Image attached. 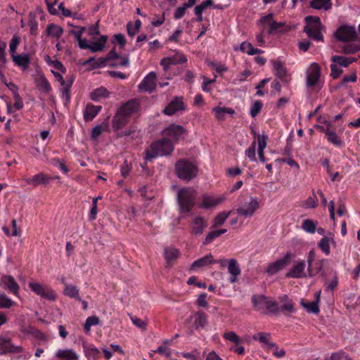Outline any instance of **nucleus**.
<instances>
[{
    "mask_svg": "<svg viewBox=\"0 0 360 360\" xmlns=\"http://www.w3.org/2000/svg\"><path fill=\"white\" fill-rule=\"evenodd\" d=\"M175 171L179 179L190 181L197 175L198 169L191 162L181 159L175 164Z\"/></svg>",
    "mask_w": 360,
    "mask_h": 360,
    "instance_id": "7ed1b4c3",
    "label": "nucleus"
},
{
    "mask_svg": "<svg viewBox=\"0 0 360 360\" xmlns=\"http://www.w3.org/2000/svg\"><path fill=\"white\" fill-rule=\"evenodd\" d=\"M302 228L307 233H314L316 231V224L312 219H305L302 222Z\"/></svg>",
    "mask_w": 360,
    "mask_h": 360,
    "instance_id": "a18cd8bd",
    "label": "nucleus"
},
{
    "mask_svg": "<svg viewBox=\"0 0 360 360\" xmlns=\"http://www.w3.org/2000/svg\"><path fill=\"white\" fill-rule=\"evenodd\" d=\"M46 60L49 65H52L54 69L63 73H65L66 72V68L60 60H51L50 56H46Z\"/></svg>",
    "mask_w": 360,
    "mask_h": 360,
    "instance_id": "de8ad7c7",
    "label": "nucleus"
},
{
    "mask_svg": "<svg viewBox=\"0 0 360 360\" xmlns=\"http://www.w3.org/2000/svg\"><path fill=\"white\" fill-rule=\"evenodd\" d=\"M281 302H284V300H286V303L283 304L280 307V311H282L284 314L287 315L289 313H293L295 309L294 307V303L292 300H290L288 295H284L279 297Z\"/></svg>",
    "mask_w": 360,
    "mask_h": 360,
    "instance_id": "a878e982",
    "label": "nucleus"
},
{
    "mask_svg": "<svg viewBox=\"0 0 360 360\" xmlns=\"http://www.w3.org/2000/svg\"><path fill=\"white\" fill-rule=\"evenodd\" d=\"M131 170V163L128 162V161L127 160H125L124 162H123V164L121 165V168H120L122 176L123 177L126 178L129 175Z\"/></svg>",
    "mask_w": 360,
    "mask_h": 360,
    "instance_id": "680f3d73",
    "label": "nucleus"
},
{
    "mask_svg": "<svg viewBox=\"0 0 360 360\" xmlns=\"http://www.w3.org/2000/svg\"><path fill=\"white\" fill-rule=\"evenodd\" d=\"M165 258L167 262V268L172 267L174 262L179 258L180 252L178 249L175 248H165L164 252Z\"/></svg>",
    "mask_w": 360,
    "mask_h": 360,
    "instance_id": "b1692460",
    "label": "nucleus"
},
{
    "mask_svg": "<svg viewBox=\"0 0 360 360\" xmlns=\"http://www.w3.org/2000/svg\"><path fill=\"white\" fill-rule=\"evenodd\" d=\"M156 74L154 72H150L139 84V89L141 91L152 93L156 88Z\"/></svg>",
    "mask_w": 360,
    "mask_h": 360,
    "instance_id": "dca6fc26",
    "label": "nucleus"
},
{
    "mask_svg": "<svg viewBox=\"0 0 360 360\" xmlns=\"http://www.w3.org/2000/svg\"><path fill=\"white\" fill-rule=\"evenodd\" d=\"M6 48V43L0 40V77L1 78L4 77V74L3 73L1 69L3 66H4L7 63L5 51Z\"/></svg>",
    "mask_w": 360,
    "mask_h": 360,
    "instance_id": "4c0bfd02",
    "label": "nucleus"
},
{
    "mask_svg": "<svg viewBox=\"0 0 360 360\" xmlns=\"http://www.w3.org/2000/svg\"><path fill=\"white\" fill-rule=\"evenodd\" d=\"M306 263L304 260L296 262L291 269L285 274L286 278H302L307 276L304 273Z\"/></svg>",
    "mask_w": 360,
    "mask_h": 360,
    "instance_id": "2eb2a0df",
    "label": "nucleus"
},
{
    "mask_svg": "<svg viewBox=\"0 0 360 360\" xmlns=\"http://www.w3.org/2000/svg\"><path fill=\"white\" fill-rule=\"evenodd\" d=\"M102 109L101 105H94L87 104L84 112V119L85 121H91Z\"/></svg>",
    "mask_w": 360,
    "mask_h": 360,
    "instance_id": "393cba45",
    "label": "nucleus"
},
{
    "mask_svg": "<svg viewBox=\"0 0 360 360\" xmlns=\"http://www.w3.org/2000/svg\"><path fill=\"white\" fill-rule=\"evenodd\" d=\"M207 227V221L202 217H197L193 220V226L191 233L193 235L200 236L203 233Z\"/></svg>",
    "mask_w": 360,
    "mask_h": 360,
    "instance_id": "aec40b11",
    "label": "nucleus"
},
{
    "mask_svg": "<svg viewBox=\"0 0 360 360\" xmlns=\"http://www.w3.org/2000/svg\"><path fill=\"white\" fill-rule=\"evenodd\" d=\"M193 326L199 329L205 326L207 323V316L202 311H198L194 314Z\"/></svg>",
    "mask_w": 360,
    "mask_h": 360,
    "instance_id": "cd10ccee",
    "label": "nucleus"
},
{
    "mask_svg": "<svg viewBox=\"0 0 360 360\" xmlns=\"http://www.w3.org/2000/svg\"><path fill=\"white\" fill-rule=\"evenodd\" d=\"M318 245L319 248L327 255L330 254V244L328 238L326 236L322 238L319 241Z\"/></svg>",
    "mask_w": 360,
    "mask_h": 360,
    "instance_id": "6e6d98bb",
    "label": "nucleus"
},
{
    "mask_svg": "<svg viewBox=\"0 0 360 360\" xmlns=\"http://www.w3.org/2000/svg\"><path fill=\"white\" fill-rule=\"evenodd\" d=\"M321 68L316 63H313L307 72L306 85L309 88L314 87L319 82Z\"/></svg>",
    "mask_w": 360,
    "mask_h": 360,
    "instance_id": "9b49d317",
    "label": "nucleus"
},
{
    "mask_svg": "<svg viewBox=\"0 0 360 360\" xmlns=\"http://www.w3.org/2000/svg\"><path fill=\"white\" fill-rule=\"evenodd\" d=\"M360 51V44L349 43L345 44L341 46L340 51H337L338 53H341L345 55L354 54Z\"/></svg>",
    "mask_w": 360,
    "mask_h": 360,
    "instance_id": "7c9ffc66",
    "label": "nucleus"
},
{
    "mask_svg": "<svg viewBox=\"0 0 360 360\" xmlns=\"http://www.w3.org/2000/svg\"><path fill=\"white\" fill-rule=\"evenodd\" d=\"M309 7L316 10L328 11L332 7L331 0H312L309 2Z\"/></svg>",
    "mask_w": 360,
    "mask_h": 360,
    "instance_id": "c85d7f7f",
    "label": "nucleus"
},
{
    "mask_svg": "<svg viewBox=\"0 0 360 360\" xmlns=\"http://www.w3.org/2000/svg\"><path fill=\"white\" fill-rule=\"evenodd\" d=\"M223 337L225 340H229L236 345H238L241 342L239 336L233 331L224 333Z\"/></svg>",
    "mask_w": 360,
    "mask_h": 360,
    "instance_id": "864d4df0",
    "label": "nucleus"
},
{
    "mask_svg": "<svg viewBox=\"0 0 360 360\" xmlns=\"http://www.w3.org/2000/svg\"><path fill=\"white\" fill-rule=\"evenodd\" d=\"M100 323L99 318L96 316H91L86 319L84 326V330L88 333L91 330V326H97Z\"/></svg>",
    "mask_w": 360,
    "mask_h": 360,
    "instance_id": "49530a36",
    "label": "nucleus"
},
{
    "mask_svg": "<svg viewBox=\"0 0 360 360\" xmlns=\"http://www.w3.org/2000/svg\"><path fill=\"white\" fill-rule=\"evenodd\" d=\"M195 193L190 188H181L177 193L179 211L181 214H187L195 206Z\"/></svg>",
    "mask_w": 360,
    "mask_h": 360,
    "instance_id": "f03ea898",
    "label": "nucleus"
},
{
    "mask_svg": "<svg viewBox=\"0 0 360 360\" xmlns=\"http://www.w3.org/2000/svg\"><path fill=\"white\" fill-rule=\"evenodd\" d=\"M0 287L15 296H18L20 287L13 276L10 275L2 276L0 279Z\"/></svg>",
    "mask_w": 360,
    "mask_h": 360,
    "instance_id": "ddd939ff",
    "label": "nucleus"
},
{
    "mask_svg": "<svg viewBox=\"0 0 360 360\" xmlns=\"http://www.w3.org/2000/svg\"><path fill=\"white\" fill-rule=\"evenodd\" d=\"M301 304L305 308L309 313L317 314L319 312V304L317 302H304L303 300Z\"/></svg>",
    "mask_w": 360,
    "mask_h": 360,
    "instance_id": "37998d69",
    "label": "nucleus"
},
{
    "mask_svg": "<svg viewBox=\"0 0 360 360\" xmlns=\"http://www.w3.org/2000/svg\"><path fill=\"white\" fill-rule=\"evenodd\" d=\"M6 48V43L0 40V77L1 78L4 77V74L3 73L1 69L3 66H4L7 63L5 51Z\"/></svg>",
    "mask_w": 360,
    "mask_h": 360,
    "instance_id": "e433bc0d",
    "label": "nucleus"
},
{
    "mask_svg": "<svg viewBox=\"0 0 360 360\" xmlns=\"http://www.w3.org/2000/svg\"><path fill=\"white\" fill-rule=\"evenodd\" d=\"M141 26V21L137 19L134 21V24L129 22L127 25V34L130 37H134L140 30Z\"/></svg>",
    "mask_w": 360,
    "mask_h": 360,
    "instance_id": "ea45409f",
    "label": "nucleus"
},
{
    "mask_svg": "<svg viewBox=\"0 0 360 360\" xmlns=\"http://www.w3.org/2000/svg\"><path fill=\"white\" fill-rule=\"evenodd\" d=\"M131 320L137 328H141L143 330H146L147 323L143 320L136 316H131Z\"/></svg>",
    "mask_w": 360,
    "mask_h": 360,
    "instance_id": "69168bd1",
    "label": "nucleus"
},
{
    "mask_svg": "<svg viewBox=\"0 0 360 360\" xmlns=\"http://www.w3.org/2000/svg\"><path fill=\"white\" fill-rule=\"evenodd\" d=\"M274 70L275 71V75L276 77L280 78L283 82L288 83V79L287 76V70L283 65L281 61H274L273 62Z\"/></svg>",
    "mask_w": 360,
    "mask_h": 360,
    "instance_id": "bb28decb",
    "label": "nucleus"
},
{
    "mask_svg": "<svg viewBox=\"0 0 360 360\" xmlns=\"http://www.w3.org/2000/svg\"><path fill=\"white\" fill-rule=\"evenodd\" d=\"M216 260L213 259V255L210 253L203 257H201L193 262L191 266V270H195L199 268L207 266L210 264H215Z\"/></svg>",
    "mask_w": 360,
    "mask_h": 360,
    "instance_id": "5701e85b",
    "label": "nucleus"
},
{
    "mask_svg": "<svg viewBox=\"0 0 360 360\" xmlns=\"http://www.w3.org/2000/svg\"><path fill=\"white\" fill-rule=\"evenodd\" d=\"M29 287L32 291L41 296L42 298L49 300H55L56 299V295L54 292L47 286L41 285L39 283L30 282L29 283Z\"/></svg>",
    "mask_w": 360,
    "mask_h": 360,
    "instance_id": "f8f14e48",
    "label": "nucleus"
},
{
    "mask_svg": "<svg viewBox=\"0 0 360 360\" xmlns=\"http://www.w3.org/2000/svg\"><path fill=\"white\" fill-rule=\"evenodd\" d=\"M222 200L219 198H214L210 196H205L200 207L201 208H210L216 206L221 203Z\"/></svg>",
    "mask_w": 360,
    "mask_h": 360,
    "instance_id": "c9c22d12",
    "label": "nucleus"
},
{
    "mask_svg": "<svg viewBox=\"0 0 360 360\" xmlns=\"http://www.w3.org/2000/svg\"><path fill=\"white\" fill-rule=\"evenodd\" d=\"M328 141L336 146H341L342 145V140L338 137L337 134L330 129L327 133Z\"/></svg>",
    "mask_w": 360,
    "mask_h": 360,
    "instance_id": "3c124183",
    "label": "nucleus"
},
{
    "mask_svg": "<svg viewBox=\"0 0 360 360\" xmlns=\"http://www.w3.org/2000/svg\"><path fill=\"white\" fill-rule=\"evenodd\" d=\"M185 4H183L181 6L178 7L174 13V19H181L186 13V11L187 8H188Z\"/></svg>",
    "mask_w": 360,
    "mask_h": 360,
    "instance_id": "e2e57ef3",
    "label": "nucleus"
},
{
    "mask_svg": "<svg viewBox=\"0 0 360 360\" xmlns=\"http://www.w3.org/2000/svg\"><path fill=\"white\" fill-rule=\"evenodd\" d=\"M15 303L8 298L5 294H0V308L9 309Z\"/></svg>",
    "mask_w": 360,
    "mask_h": 360,
    "instance_id": "8fccbe9b",
    "label": "nucleus"
},
{
    "mask_svg": "<svg viewBox=\"0 0 360 360\" xmlns=\"http://www.w3.org/2000/svg\"><path fill=\"white\" fill-rule=\"evenodd\" d=\"M64 294L71 298H76L81 301V298L79 296V290L76 285H65Z\"/></svg>",
    "mask_w": 360,
    "mask_h": 360,
    "instance_id": "a19ab883",
    "label": "nucleus"
},
{
    "mask_svg": "<svg viewBox=\"0 0 360 360\" xmlns=\"http://www.w3.org/2000/svg\"><path fill=\"white\" fill-rule=\"evenodd\" d=\"M108 129V124L107 122H103L100 125H96L92 129L91 131V139H96L103 131H107Z\"/></svg>",
    "mask_w": 360,
    "mask_h": 360,
    "instance_id": "79ce46f5",
    "label": "nucleus"
},
{
    "mask_svg": "<svg viewBox=\"0 0 360 360\" xmlns=\"http://www.w3.org/2000/svg\"><path fill=\"white\" fill-rule=\"evenodd\" d=\"M106 65H108L106 58L105 57H101L96 60H95V61L91 64V69L95 70L97 68L105 67Z\"/></svg>",
    "mask_w": 360,
    "mask_h": 360,
    "instance_id": "338daca9",
    "label": "nucleus"
},
{
    "mask_svg": "<svg viewBox=\"0 0 360 360\" xmlns=\"http://www.w3.org/2000/svg\"><path fill=\"white\" fill-rule=\"evenodd\" d=\"M52 179H53V178H52L51 176L40 172L37 174L32 178L25 179V181L28 185H31L34 187H36L39 185H46Z\"/></svg>",
    "mask_w": 360,
    "mask_h": 360,
    "instance_id": "a211bd4d",
    "label": "nucleus"
},
{
    "mask_svg": "<svg viewBox=\"0 0 360 360\" xmlns=\"http://www.w3.org/2000/svg\"><path fill=\"white\" fill-rule=\"evenodd\" d=\"M46 33L47 35L60 38L63 33V29L58 25L49 24L46 27Z\"/></svg>",
    "mask_w": 360,
    "mask_h": 360,
    "instance_id": "f704fd0d",
    "label": "nucleus"
},
{
    "mask_svg": "<svg viewBox=\"0 0 360 360\" xmlns=\"http://www.w3.org/2000/svg\"><path fill=\"white\" fill-rule=\"evenodd\" d=\"M108 65L110 68H116L118 66H128L129 59L127 57H121L117 60H112L108 63Z\"/></svg>",
    "mask_w": 360,
    "mask_h": 360,
    "instance_id": "603ef678",
    "label": "nucleus"
},
{
    "mask_svg": "<svg viewBox=\"0 0 360 360\" xmlns=\"http://www.w3.org/2000/svg\"><path fill=\"white\" fill-rule=\"evenodd\" d=\"M129 119L117 110L112 120V127L114 131H117L124 127L129 122Z\"/></svg>",
    "mask_w": 360,
    "mask_h": 360,
    "instance_id": "412c9836",
    "label": "nucleus"
},
{
    "mask_svg": "<svg viewBox=\"0 0 360 360\" xmlns=\"http://www.w3.org/2000/svg\"><path fill=\"white\" fill-rule=\"evenodd\" d=\"M213 111L215 113V117L218 120H225V114H230L233 115L235 114V111L233 109L231 108L226 107H216L213 109Z\"/></svg>",
    "mask_w": 360,
    "mask_h": 360,
    "instance_id": "2f4dec72",
    "label": "nucleus"
},
{
    "mask_svg": "<svg viewBox=\"0 0 360 360\" xmlns=\"http://www.w3.org/2000/svg\"><path fill=\"white\" fill-rule=\"evenodd\" d=\"M263 104L260 101H255L250 108V115L252 117H256L262 108Z\"/></svg>",
    "mask_w": 360,
    "mask_h": 360,
    "instance_id": "13d9d810",
    "label": "nucleus"
},
{
    "mask_svg": "<svg viewBox=\"0 0 360 360\" xmlns=\"http://www.w3.org/2000/svg\"><path fill=\"white\" fill-rule=\"evenodd\" d=\"M141 110V103L139 99L133 98L122 103L117 109L123 115L129 119L132 115L138 113Z\"/></svg>",
    "mask_w": 360,
    "mask_h": 360,
    "instance_id": "1a4fd4ad",
    "label": "nucleus"
},
{
    "mask_svg": "<svg viewBox=\"0 0 360 360\" xmlns=\"http://www.w3.org/2000/svg\"><path fill=\"white\" fill-rule=\"evenodd\" d=\"M23 352L21 346L14 345L10 338L0 337V354L7 353L18 354Z\"/></svg>",
    "mask_w": 360,
    "mask_h": 360,
    "instance_id": "4468645a",
    "label": "nucleus"
},
{
    "mask_svg": "<svg viewBox=\"0 0 360 360\" xmlns=\"http://www.w3.org/2000/svg\"><path fill=\"white\" fill-rule=\"evenodd\" d=\"M331 61L333 63H336L340 66L347 68L349 65V60L347 57L341 56H333L331 58Z\"/></svg>",
    "mask_w": 360,
    "mask_h": 360,
    "instance_id": "5fc2aeb1",
    "label": "nucleus"
},
{
    "mask_svg": "<svg viewBox=\"0 0 360 360\" xmlns=\"http://www.w3.org/2000/svg\"><path fill=\"white\" fill-rule=\"evenodd\" d=\"M335 39L342 42H353L358 41L355 27L350 25H342L334 33Z\"/></svg>",
    "mask_w": 360,
    "mask_h": 360,
    "instance_id": "423d86ee",
    "label": "nucleus"
},
{
    "mask_svg": "<svg viewBox=\"0 0 360 360\" xmlns=\"http://www.w3.org/2000/svg\"><path fill=\"white\" fill-rule=\"evenodd\" d=\"M344 358H345L346 360H350L349 356L346 355L345 352L340 351L338 352L332 353L329 360H342Z\"/></svg>",
    "mask_w": 360,
    "mask_h": 360,
    "instance_id": "774afa93",
    "label": "nucleus"
},
{
    "mask_svg": "<svg viewBox=\"0 0 360 360\" xmlns=\"http://www.w3.org/2000/svg\"><path fill=\"white\" fill-rule=\"evenodd\" d=\"M20 41H21V39L18 35H14L13 37V38L11 39V40L10 41V44H9V48H10L9 51H10L11 56L16 54L17 48H18V46L20 44Z\"/></svg>",
    "mask_w": 360,
    "mask_h": 360,
    "instance_id": "09e8293b",
    "label": "nucleus"
},
{
    "mask_svg": "<svg viewBox=\"0 0 360 360\" xmlns=\"http://www.w3.org/2000/svg\"><path fill=\"white\" fill-rule=\"evenodd\" d=\"M30 333L35 339L38 340L43 342H46L48 340L47 336L43 332L37 328H32Z\"/></svg>",
    "mask_w": 360,
    "mask_h": 360,
    "instance_id": "4d7b16f0",
    "label": "nucleus"
},
{
    "mask_svg": "<svg viewBox=\"0 0 360 360\" xmlns=\"http://www.w3.org/2000/svg\"><path fill=\"white\" fill-rule=\"evenodd\" d=\"M231 212V211L229 212H224L219 213L214 219V225L212 226V228L222 225L229 217Z\"/></svg>",
    "mask_w": 360,
    "mask_h": 360,
    "instance_id": "c03bdc74",
    "label": "nucleus"
},
{
    "mask_svg": "<svg viewBox=\"0 0 360 360\" xmlns=\"http://www.w3.org/2000/svg\"><path fill=\"white\" fill-rule=\"evenodd\" d=\"M174 150L173 142L169 139L163 136L162 139L153 141L150 147L145 150L144 159L146 162L152 161L158 155L167 156L171 155Z\"/></svg>",
    "mask_w": 360,
    "mask_h": 360,
    "instance_id": "f257e3e1",
    "label": "nucleus"
},
{
    "mask_svg": "<svg viewBox=\"0 0 360 360\" xmlns=\"http://www.w3.org/2000/svg\"><path fill=\"white\" fill-rule=\"evenodd\" d=\"M252 302L254 304L255 308L258 311H260L265 307L269 314L278 316L280 313L278 303L276 301L273 300L271 298L264 295H260L259 297L253 295L252 297Z\"/></svg>",
    "mask_w": 360,
    "mask_h": 360,
    "instance_id": "20e7f679",
    "label": "nucleus"
},
{
    "mask_svg": "<svg viewBox=\"0 0 360 360\" xmlns=\"http://www.w3.org/2000/svg\"><path fill=\"white\" fill-rule=\"evenodd\" d=\"M217 237H219V236L217 230L210 231L207 234L204 241L202 242L203 245H207L211 243Z\"/></svg>",
    "mask_w": 360,
    "mask_h": 360,
    "instance_id": "0e129e2a",
    "label": "nucleus"
},
{
    "mask_svg": "<svg viewBox=\"0 0 360 360\" xmlns=\"http://www.w3.org/2000/svg\"><path fill=\"white\" fill-rule=\"evenodd\" d=\"M37 89L44 93H49L51 91V86L49 81L44 75H40L37 81Z\"/></svg>",
    "mask_w": 360,
    "mask_h": 360,
    "instance_id": "473e14b6",
    "label": "nucleus"
},
{
    "mask_svg": "<svg viewBox=\"0 0 360 360\" xmlns=\"http://www.w3.org/2000/svg\"><path fill=\"white\" fill-rule=\"evenodd\" d=\"M108 95L109 92L105 88L100 87L94 89L90 93V98L92 101H98L101 98L108 97Z\"/></svg>",
    "mask_w": 360,
    "mask_h": 360,
    "instance_id": "72a5a7b5",
    "label": "nucleus"
},
{
    "mask_svg": "<svg viewBox=\"0 0 360 360\" xmlns=\"http://www.w3.org/2000/svg\"><path fill=\"white\" fill-rule=\"evenodd\" d=\"M185 105L182 97H175L163 110L162 112L167 115H173L176 112L184 110Z\"/></svg>",
    "mask_w": 360,
    "mask_h": 360,
    "instance_id": "f3484780",
    "label": "nucleus"
},
{
    "mask_svg": "<svg viewBox=\"0 0 360 360\" xmlns=\"http://www.w3.org/2000/svg\"><path fill=\"white\" fill-rule=\"evenodd\" d=\"M228 271L231 274L230 282L235 283L238 281L237 277L240 274L241 270L236 259L229 260Z\"/></svg>",
    "mask_w": 360,
    "mask_h": 360,
    "instance_id": "4be33fe9",
    "label": "nucleus"
},
{
    "mask_svg": "<svg viewBox=\"0 0 360 360\" xmlns=\"http://www.w3.org/2000/svg\"><path fill=\"white\" fill-rule=\"evenodd\" d=\"M56 356L58 358L67 360H78V356L75 352L71 349L58 350Z\"/></svg>",
    "mask_w": 360,
    "mask_h": 360,
    "instance_id": "58836bf2",
    "label": "nucleus"
},
{
    "mask_svg": "<svg viewBox=\"0 0 360 360\" xmlns=\"http://www.w3.org/2000/svg\"><path fill=\"white\" fill-rule=\"evenodd\" d=\"M292 257L293 255L290 252H287L283 257L269 264L266 269V272L269 275L276 274L290 264Z\"/></svg>",
    "mask_w": 360,
    "mask_h": 360,
    "instance_id": "6e6552de",
    "label": "nucleus"
},
{
    "mask_svg": "<svg viewBox=\"0 0 360 360\" xmlns=\"http://www.w3.org/2000/svg\"><path fill=\"white\" fill-rule=\"evenodd\" d=\"M171 65L182 64L187 61V58L184 55H176L172 57L168 58Z\"/></svg>",
    "mask_w": 360,
    "mask_h": 360,
    "instance_id": "052dcab7",
    "label": "nucleus"
},
{
    "mask_svg": "<svg viewBox=\"0 0 360 360\" xmlns=\"http://www.w3.org/2000/svg\"><path fill=\"white\" fill-rule=\"evenodd\" d=\"M259 207V201L252 196L245 200L244 204L236 209V213L245 218L252 217Z\"/></svg>",
    "mask_w": 360,
    "mask_h": 360,
    "instance_id": "0eeeda50",
    "label": "nucleus"
},
{
    "mask_svg": "<svg viewBox=\"0 0 360 360\" xmlns=\"http://www.w3.org/2000/svg\"><path fill=\"white\" fill-rule=\"evenodd\" d=\"M315 251L314 250H310L307 256V272L308 276L309 277H313L317 274L321 272L326 261L325 259H322L316 262L314 264H313V262L315 259Z\"/></svg>",
    "mask_w": 360,
    "mask_h": 360,
    "instance_id": "9d476101",
    "label": "nucleus"
},
{
    "mask_svg": "<svg viewBox=\"0 0 360 360\" xmlns=\"http://www.w3.org/2000/svg\"><path fill=\"white\" fill-rule=\"evenodd\" d=\"M188 134V131L185 127L175 123L170 124L162 131V135L169 139L173 144L185 140Z\"/></svg>",
    "mask_w": 360,
    "mask_h": 360,
    "instance_id": "39448f33",
    "label": "nucleus"
},
{
    "mask_svg": "<svg viewBox=\"0 0 360 360\" xmlns=\"http://www.w3.org/2000/svg\"><path fill=\"white\" fill-rule=\"evenodd\" d=\"M256 141H254L250 146L245 150V155L251 160L256 161L255 156Z\"/></svg>",
    "mask_w": 360,
    "mask_h": 360,
    "instance_id": "bf43d9fd",
    "label": "nucleus"
},
{
    "mask_svg": "<svg viewBox=\"0 0 360 360\" xmlns=\"http://www.w3.org/2000/svg\"><path fill=\"white\" fill-rule=\"evenodd\" d=\"M11 58L14 64L22 70H27L31 62L28 53L15 54L11 56Z\"/></svg>",
    "mask_w": 360,
    "mask_h": 360,
    "instance_id": "6ab92c4d",
    "label": "nucleus"
},
{
    "mask_svg": "<svg viewBox=\"0 0 360 360\" xmlns=\"http://www.w3.org/2000/svg\"><path fill=\"white\" fill-rule=\"evenodd\" d=\"M304 32L307 33L309 37L314 39L316 41H323V36L320 31V27L311 28L307 25L304 28Z\"/></svg>",
    "mask_w": 360,
    "mask_h": 360,
    "instance_id": "c756f323",
    "label": "nucleus"
}]
</instances>
